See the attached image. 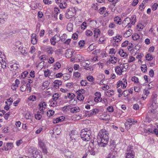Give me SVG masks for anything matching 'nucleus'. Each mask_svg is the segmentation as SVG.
Instances as JSON below:
<instances>
[{
    "label": "nucleus",
    "instance_id": "obj_1",
    "mask_svg": "<svg viewBox=\"0 0 158 158\" xmlns=\"http://www.w3.org/2000/svg\"><path fill=\"white\" fill-rule=\"evenodd\" d=\"M109 131L105 129L99 131L97 136L98 144L101 147H105L107 145L109 141Z\"/></svg>",
    "mask_w": 158,
    "mask_h": 158
},
{
    "label": "nucleus",
    "instance_id": "obj_2",
    "mask_svg": "<svg viewBox=\"0 0 158 158\" xmlns=\"http://www.w3.org/2000/svg\"><path fill=\"white\" fill-rule=\"evenodd\" d=\"M136 22V16L133 15L131 18L127 17L125 18L122 22V25L123 27H125L127 28H130L133 25L135 24Z\"/></svg>",
    "mask_w": 158,
    "mask_h": 158
},
{
    "label": "nucleus",
    "instance_id": "obj_3",
    "mask_svg": "<svg viewBox=\"0 0 158 158\" xmlns=\"http://www.w3.org/2000/svg\"><path fill=\"white\" fill-rule=\"evenodd\" d=\"M99 146H100L98 144V142L92 139L89 143V147L91 149H89L88 151L90 153V155H94L97 153Z\"/></svg>",
    "mask_w": 158,
    "mask_h": 158
},
{
    "label": "nucleus",
    "instance_id": "obj_4",
    "mask_svg": "<svg viewBox=\"0 0 158 158\" xmlns=\"http://www.w3.org/2000/svg\"><path fill=\"white\" fill-rule=\"evenodd\" d=\"M81 136L83 140L86 141H89L91 137L90 131H86L85 129L82 130Z\"/></svg>",
    "mask_w": 158,
    "mask_h": 158
},
{
    "label": "nucleus",
    "instance_id": "obj_5",
    "mask_svg": "<svg viewBox=\"0 0 158 158\" xmlns=\"http://www.w3.org/2000/svg\"><path fill=\"white\" fill-rule=\"evenodd\" d=\"M69 135L71 140L72 141H73V142H75V146H76V145L78 143L77 141L78 139L79 136L76 130H72L70 133Z\"/></svg>",
    "mask_w": 158,
    "mask_h": 158
},
{
    "label": "nucleus",
    "instance_id": "obj_6",
    "mask_svg": "<svg viewBox=\"0 0 158 158\" xmlns=\"http://www.w3.org/2000/svg\"><path fill=\"white\" fill-rule=\"evenodd\" d=\"M127 152L126 153V158H134L135 153L133 150V148L131 146H128L127 148Z\"/></svg>",
    "mask_w": 158,
    "mask_h": 158
},
{
    "label": "nucleus",
    "instance_id": "obj_7",
    "mask_svg": "<svg viewBox=\"0 0 158 158\" xmlns=\"http://www.w3.org/2000/svg\"><path fill=\"white\" fill-rule=\"evenodd\" d=\"M127 85V81L125 78H123L122 80H119L117 82L116 88H118L121 86L123 89L126 88Z\"/></svg>",
    "mask_w": 158,
    "mask_h": 158
},
{
    "label": "nucleus",
    "instance_id": "obj_8",
    "mask_svg": "<svg viewBox=\"0 0 158 158\" xmlns=\"http://www.w3.org/2000/svg\"><path fill=\"white\" fill-rule=\"evenodd\" d=\"M63 36L60 37L58 39H57V37H56V36H54L52 37L50 40V42L52 45H55L56 43L58 42L60 40L61 41H64V39H63Z\"/></svg>",
    "mask_w": 158,
    "mask_h": 158
},
{
    "label": "nucleus",
    "instance_id": "obj_9",
    "mask_svg": "<svg viewBox=\"0 0 158 158\" xmlns=\"http://www.w3.org/2000/svg\"><path fill=\"white\" fill-rule=\"evenodd\" d=\"M99 110L97 109H94L90 111H85V114L86 115L88 116L89 117H90L93 115H95L98 113Z\"/></svg>",
    "mask_w": 158,
    "mask_h": 158
},
{
    "label": "nucleus",
    "instance_id": "obj_10",
    "mask_svg": "<svg viewBox=\"0 0 158 158\" xmlns=\"http://www.w3.org/2000/svg\"><path fill=\"white\" fill-rule=\"evenodd\" d=\"M47 104L46 103L44 102H40L39 104V109L40 110V112L42 114H44V110L46 108L47 106Z\"/></svg>",
    "mask_w": 158,
    "mask_h": 158
},
{
    "label": "nucleus",
    "instance_id": "obj_11",
    "mask_svg": "<svg viewBox=\"0 0 158 158\" xmlns=\"http://www.w3.org/2000/svg\"><path fill=\"white\" fill-rule=\"evenodd\" d=\"M123 39L121 35H116L113 37V40L115 42L113 43V45L114 46H118V43L119 42Z\"/></svg>",
    "mask_w": 158,
    "mask_h": 158
},
{
    "label": "nucleus",
    "instance_id": "obj_12",
    "mask_svg": "<svg viewBox=\"0 0 158 158\" xmlns=\"http://www.w3.org/2000/svg\"><path fill=\"white\" fill-rule=\"evenodd\" d=\"M76 11L73 12L70 10V9H68L65 13V16L67 19H70L73 17L75 14Z\"/></svg>",
    "mask_w": 158,
    "mask_h": 158
},
{
    "label": "nucleus",
    "instance_id": "obj_13",
    "mask_svg": "<svg viewBox=\"0 0 158 158\" xmlns=\"http://www.w3.org/2000/svg\"><path fill=\"white\" fill-rule=\"evenodd\" d=\"M63 156L65 158H73V153L69 151H66L63 153Z\"/></svg>",
    "mask_w": 158,
    "mask_h": 158
},
{
    "label": "nucleus",
    "instance_id": "obj_14",
    "mask_svg": "<svg viewBox=\"0 0 158 158\" xmlns=\"http://www.w3.org/2000/svg\"><path fill=\"white\" fill-rule=\"evenodd\" d=\"M33 158H43L41 153L37 150H34L32 152Z\"/></svg>",
    "mask_w": 158,
    "mask_h": 158
},
{
    "label": "nucleus",
    "instance_id": "obj_15",
    "mask_svg": "<svg viewBox=\"0 0 158 158\" xmlns=\"http://www.w3.org/2000/svg\"><path fill=\"white\" fill-rule=\"evenodd\" d=\"M2 57L0 56V62L1 63V68L4 69L6 68V61L5 60H4V59L2 58Z\"/></svg>",
    "mask_w": 158,
    "mask_h": 158
},
{
    "label": "nucleus",
    "instance_id": "obj_16",
    "mask_svg": "<svg viewBox=\"0 0 158 158\" xmlns=\"http://www.w3.org/2000/svg\"><path fill=\"white\" fill-rule=\"evenodd\" d=\"M54 87L56 89H58L59 87L62 85V81L60 80H55L53 82Z\"/></svg>",
    "mask_w": 158,
    "mask_h": 158
},
{
    "label": "nucleus",
    "instance_id": "obj_17",
    "mask_svg": "<svg viewBox=\"0 0 158 158\" xmlns=\"http://www.w3.org/2000/svg\"><path fill=\"white\" fill-rule=\"evenodd\" d=\"M37 36L36 34H32L31 35V43L33 44H36L37 42Z\"/></svg>",
    "mask_w": 158,
    "mask_h": 158
},
{
    "label": "nucleus",
    "instance_id": "obj_18",
    "mask_svg": "<svg viewBox=\"0 0 158 158\" xmlns=\"http://www.w3.org/2000/svg\"><path fill=\"white\" fill-rule=\"evenodd\" d=\"M101 31L98 28H95L94 31V36L95 38H97L100 35Z\"/></svg>",
    "mask_w": 158,
    "mask_h": 158
},
{
    "label": "nucleus",
    "instance_id": "obj_19",
    "mask_svg": "<svg viewBox=\"0 0 158 158\" xmlns=\"http://www.w3.org/2000/svg\"><path fill=\"white\" fill-rule=\"evenodd\" d=\"M6 147L5 149V151H7L11 149L13 147V144L12 143H6Z\"/></svg>",
    "mask_w": 158,
    "mask_h": 158
},
{
    "label": "nucleus",
    "instance_id": "obj_20",
    "mask_svg": "<svg viewBox=\"0 0 158 158\" xmlns=\"http://www.w3.org/2000/svg\"><path fill=\"white\" fill-rule=\"evenodd\" d=\"M132 30L131 29H129L126 31L124 34L123 36L125 38H127L130 36L132 34Z\"/></svg>",
    "mask_w": 158,
    "mask_h": 158
},
{
    "label": "nucleus",
    "instance_id": "obj_21",
    "mask_svg": "<svg viewBox=\"0 0 158 158\" xmlns=\"http://www.w3.org/2000/svg\"><path fill=\"white\" fill-rule=\"evenodd\" d=\"M115 70L116 74L118 75H122V73L123 72L119 66H116Z\"/></svg>",
    "mask_w": 158,
    "mask_h": 158
},
{
    "label": "nucleus",
    "instance_id": "obj_22",
    "mask_svg": "<svg viewBox=\"0 0 158 158\" xmlns=\"http://www.w3.org/2000/svg\"><path fill=\"white\" fill-rule=\"evenodd\" d=\"M100 118L102 120L107 121L110 120V117L109 115L104 114L101 115Z\"/></svg>",
    "mask_w": 158,
    "mask_h": 158
},
{
    "label": "nucleus",
    "instance_id": "obj_23",
    "mask_svg": "<svg viewBox=\"0 0 158 158\" xmlns=\"http://www.w3.org/2000/svg\"><path fill=\"white\" fill-rule=\"evenodd\" d=\"M111 151L112 152H110V153L108 156L109 158H115V155L117 153L116 151L114 150V149L113 148V150H111Z\"/></svg>",
    "mask_w": 158,
    "mask_h": 158
},
{
    "label": "nucleus",
    "instance_id": "obj_24",
    "mask_svg": "<svg viewBox=\"0 0 158 158\" xmlns=\"http://www.w3.org/2000/svg\"><path fill=\"white\" fill-rule=\"evenodd\" d=\"M121 68V69L123 70V72L125 71L128 68V64L127 63H124L123 64L120 65L119 66Z\"/></svg>",
    "mask_w": 158,
    "mask_h": 158
},
{
    "label": "nucleus",
    "instance_id": "obj_25",
    "mask_svg": "<svg viewBox=\"0 0 158 158\" xmlns=\"http://www.w3.org/2000/svg\"><path fill=\"white\" fill-rule=\"evenodd\" d=\"M73 29V24L71 23H69L67 26V30L69 32L72 31Z\"/></svg>",
    "mask_w": 158,
    "mask_h": 158
},
{
    "label": "nucleus",
    "instance_id": "obj_26",
    "mask_svg": "<svg viewBox=\"0 0 158 158\" xmlns=\"http://www.w3.org/2000/svg\"><path fill=\"white\" fill-rule=\"evenodd\" d=\"M38 144L41 148L45 147V142L44 140H42L41 139H39Z\"/></svg>",
    "mask_w": 158,
    "mask_h": 158
},
{
    "label": "nucleus",
    "instance_id": "obj_27",
    "mask_svg": "<svg viewBox=\"0 0 158 158\" xmlns=\"http://www.w3.org/2000/svg\"><path fill=\"white\" fill-rule=\"evenodd\" d=\"M68 6V4L65 2H61L59 5V7L61 9H63L66 8Z\"/></svg>",
    "mask_w": 158,
    "mask_h": 158
},
{
    "label": "nucleus",
    "instance_id": "obj_28",
    "mask_svg": "<svg viewBox=\"0 0 158 158\" xmlns=\"http://www.w3.org/2000/svg\"><path fill=\"white\" fill-rule=\"evenodd\" d=\"M118 53L120 56L123 57L125 58L128 56L127 53L124 52L123 50H121L119 51Z\"/></svg>",
    "mask_w": 158,
    "mask_h": 158
},
{
    "label": "nucleus",
    "instance_id": "obj_29",
    "mask_svg": "<svg viewBox=\"0 0 158 158\" xmlns=\"http://www.w3.org/2000/svg\"><path fill=\"white\" fill-rule=\"evenodd\" d=\"M114 22L117 24H120L121 23V19L120 17L118 16L115 17L114 18Z\"/></svg>",
    "mask_w": 158,
    "mask_h": 158
},
{
    "label": "nucleus",
    "instance_id": "obj_30",
    "mask_svg": "<svg viewBox=\"0 0 158 158\" xmlns=\"http://www.w3.org/2000/svg\"><path fill=\"white\" fill-rule=\"evenodd\" d=\"M80 110V108L78 107H75L71 109V112L73 113L79 112Z\"/></svg>",
    "mask_w": 158,
    "mask_h": 158
},
{
    "label": "nucleus",
    "instance_id": "obj_31",
    "mask_svg": "<svg viewBox=\"0 0 158 158\" xmlns=\"http://www.w3.org/2000/svg\"><path fill=\"white\" fill-rule=\"evenodd\" d=\"M19 64L17 63H14L13 65H11L10 66L11 69H13L14 70L17 71L19 69V66H18Z\"/></svg>",
    "mask_w": 158,
    "mask_h": 158
},
{
    "label": "nucleus",
    "instance_id": "obj_32",
    "mask_svg": "<svg viewBox=\"0 0 158 158\" xmlns=\"http://www.w3.org/2000/svg\"><path fill=\"white\" fill-rule=\"evenodd\" d=\"M49 84L50 83L48 81L44 82L42 85V88H44V89L47 88Z\"/></svg>",
    "mask_w": 158,
    "mask_h": 158
},
{
    "label": "nucleus",
    "instance_id": "obj_33",
    "mask_svg": "<svg viewBox=\"0 0 158 158\" xmlns=\"http://www.w3.org/2000/svg\"><path fill=\"white\" fill-rule=\"evenodd\" d=\"M46 52L48 54H52L54 52L53 48L51 47H48L47 48Z\"/></svg>",
    "mask_w": 158,
    "mask_h": 158
},
{
    "label": "nucleus",
    "instance_id": "obj_34",
    "mask_svg": "<svg viewBox=\"0 0 158 158\" xmlns=\"http://www.w3.org/2000/svg\"><path fill=\"white\" fill-rule=\"evenodd\" d=\"M19 49L20 50L21 54L23 55H25L27 53V52L26 51V49L24 47L19 48Z\"/></svg>",
    "mask_w": 158,
    "mask_h": 158
},
{
    "label": "nucleus",
    "instance_id": "obj_35",
    "mask_svg": "<svg viewBox=\"0 0 158 158\" xmlns=\"http://www.w3.org/2000/svg\"><path fill=\"white\" fill-rule=\"evenodd\" d=\"M132 81H134L135 83L138 84V85H140V83L139 82V79L138 77L134 76L132 77L131 79Z\"/></svg>",
    "mask_w": 158,
    "mask_h": 158
},
{
    "label": "nucleus",
    "instance_id": "obj_36",
    "mask_svg": "<svg viewBox=\"0 0 158 158\" xmlns=\"http://www.w3.org/2000/svg\"><path fill=\"white\" fill-rule=\"evenodd\" d=\"M61 67V65L59 62H56L54 65V70H58Z\"/></svg>",
    "mask_w": 158,
    "mask_h": 158
},
{
    "label": "nucleus",
    "instance_id": "obj_37",
    "mask_svg": "<svg viewBox=\"0 0 158 158\" xmlns=\"http://www.w3.org/2000/svg\"><path fill=\"white\" fill-rule=\"evenodd\" d=\"M145 58L146 60L148 61H151L153 59V57L150 53L147 54L145 56Z\"/></svg>",
    "mask_w": 158,
    "mask_h": 158
},
{
    "label": "nucleus",
    "instance_id": "obj_38",
    "mask_svg": "<svg viewBox=\"0 0 158 158\" xmlns=\"http://www.w3.org/2000/svg\"><path fill=\"white\" fill-rule=\"evenodd\" d=\"M60 96L58 93H55L52 96L53 99L54 101H56L58 100Z\"/></svg>",
    "mask_w": 158,
    "mask_h": 158
},
{
    "label": "nucleus",
    "instance_id": "obj_39",
    "mask_svg": "<svg viewBox=\"0 0 158 158\" xmlns=\"http://www.w3.org/2000/svg\"><path fill=\"white\" fill-rule=\"evenodd\" d=\"M77 94V98L78 100L81 101L84 100V97L82 94H80V93H78V94Z\"/></svg>",
    "mask_w": 158,
    "mask_h": 158
},
{
    "label": "nucleus",
    "instance_id": "obj_40",
    "mask_svg": "<svg viewBox=\"0 0 158 158\" xmlns=\"http://www.w3.org/2000/svg\"><path fill=\"white\" fill-rule=\"evenodd\" d=\"M132 37L133 40H136L139 38L140 36L138 34H135L132 35Z\"/></svg>",
    "mask_w": 158,
    "mask_h": 158
},
{
    "label": "nucleus",
    "instance_id": "obj_41",
    "mask_svg": "<svg viewBox=\"0 0 158 158\" xmlns=\"http://www.w3.org/2000/svg\"><path fill=\"white\" fill-rule=\"evenodd\" d=\"M106 8L105 7H103L100 8L98 11V12L100 14L102 15L106 12Z\"/></svg>",
    "mask_w": 158,
    "mask_h": 158
},
{
    "label": "nucleus",
    "instance_id": "obj_42",
    "mask_svg": "<svg viewBox=\"0 0 158 158\" xmlns=\"http://www.w3.org/2000/svg\"><path fill=\"white\" fill-rule=\"evenodd\" d=\"M54 113V111L52 110H49L47 112V115L48 117H50L53 115Z\"/></svg>",
    "mask_w": 158,
    "mask_h": 158
},
{
    "label": "nucleus",
    "instance_id": "obj_43",
    "mask_svg": "<svg viewBox=\"0 0 158 158\" xmlns=\"http://www.w3.org/2000/svg\"><path fill=\"white\" fill-rule=\"evenodd\" d=\"M141 69L142 71L144 73H145L147 71V66L145 64L142 65L141 66Z\"/></svg>",
    "mask_w": 158,
    "mask_h": 158
},
{
    "label": "nucleus",
    "instance_id": "obj_44",
    "mask_svg": "<svg viewBox=\"0 0 158 158\" xmlns=\"http://www.w3.org/2000/svg\"><path fill=\"white\" fill-rule=\"evenodd\" d=\"M87 62L88 61L87 60H85V61H82L81 62V65L83 67H87L88 66L89 64L88 63H87Z\"/></svg>",
    "mask_w": 158,
    "mask_h": 158
},
{
    "label": "nucleus",
    "instance_id": "obj_45",
    "mask_svg": "<svg viewBox=\"0 0 158 158\" xmlns=\"http://www.w3.org/2000/svg\"><path fill=\"white\" fill-rule=\"evenodd\" d=\"M136 27L138 30L139 31H140L144 27V26L141 23H139L137 25Z\"/></svg>",
    "mask_w": 158,
    "mask_h": 158
},
{
    "label": "nucleus",
    "instance_id": "obj_46",
    "mask_svg": "<svg viewBox=\"0 0 158 158\" xmlns=\"http://www.w3.org/2000/svg\"><path fill=\"white\" fill-rule=\"evenodd\" d=\"M15 84L14 85V89H15L18 86V85L19 84V80L17 79L15 80Z\"/></svg>",
    "mask_w": 158,
    "mask_h": 158
},
{
    "label": "nucleus",
    "instance_id": "obj_47",
    "mask_svg": "<svg viewBox=\"0 0 158 158\" xmlns=\"http://www.w3.org/2000/svg\"><path fill=\"white\" fill-rule=\"evenodd\" d=\"M114 91L113 90H108L107 92L106 95L109 97L112 96L114 95Z\"/></svg>",
    "mask_w": 158,
    "mask_h": 158
},
{
    "label": "nucleus",
    "instance_id": "obj_48",
    "mask_svg": "<svg viewBox=\"0 0 158 158\" xmlns=\"http://www.w3.org/2000/svg\"><path fill=\"white\" fill-rule=\"evenodd\" d=\"M1 17L2 18H4V19L7 20L8 18V15L5 12H2L1 14Z\"/></svg>",
    "mask_w": 158,
    "mask_h": 158
},
{
    "label": "nucleus",
    "instance_id": "obj_49",
    "mask_svg": "<svg viewBox=\"0 0 158 158\" xmlns=\"http://www.w3.org/2000/svg\"><path fill=\"white\" fill-rule=\"evenodd\" d=\"M127 122L128 123H129L131 124L129 126H131L132 125V124H134L135 123H137V121H135V120H133V119H130V118L128 119L127 120Z\"/></svg>",
    "mask_w": 158,
    "mask_h": 158
},
{
    "label": "nucleus",
    "instance_id": "obj_50",
    "mask_svg": "<svg viewBox=\"0 0 158 158\" xmlns=\"http://www.w3.org/2000/svg\"><path fill=\"white\" fill-rule=\"evenodd\" d=\"M75 97V95L73 93H69L68 94L67 97L69 98L73 99Z\"/></svg>",
    "mask_w": 158,
    "mask_h": 158
},
{
    "label": "nucleus",
    "instance_id": "obj_51",
    "mask_svg": "<svg viewBox=\"0 0 158 158\" xmlns=\"http://www.w3.org/2000/svg\"><path fill=\"white\" fill-rule=\"evenodd\" d=\"M81 74L78 72H74L73 76L76 78H78L81 77Z\"/></svg>",
    "mask_w": 158,
    "mask_h": 158
},
{
    "label": "nucleus",
    "instance_id": "obj_52",
    "mask_svg": "<svg viewBox=\"0 0 158 158\" xmlns=\"http://www.w3.org/2000/svg\"><path fill=\"white\" fill-rule=\"evenodd\" d=\"M35 119L38 120H40L42 118V115L41 114L37 113L35 115Z\"/></svg>",
    "mask_w": 158,
    "mask_h": 158
},
{
    "label": "nucleus",
    "instance_id": "obj_53",
    "mask_svg": "<svg viewBox=\"0 0 158 158\" xmlns=\"http://www.w3.org/2000/svg\"><path fill=\"white\" fill-rule=\"evenodd\" d=\"M36 97L35 95H31L28 98V99L31 101H34L36 100Z\"/></svg>",
    "mask_w": 158,
    "mask_h": 158
},
{
    "label": "nucleus",
    "instance_id": "obj_54",
    "mask_svg": "<svg viewBox=\"0 0 158 158\" xmlns=\"http://www.w3.org/2000/svg\"><path fill=\"white\" fill-rule=\"evenodd\" d=\"M50 73V71L49 70L47 69V70H45L44 71V75L45 77H49V74Z\"/></svg>",
    "mask_w": 158,
    "mask_h": 158
},
{
    "label": "nucleus",
    "instance_id": "obj_55",
    "mask_svg": "<svg viewBox=\"0 0 158 158\" xmlns=\"http://www.w3.org/2000/svg\"><path fill=\"white\" fill-rule=\"evenodd\" d=\"M111 149H112V150H113V148L114 149V150H115V143H114V141H113L112 142H110V145Z\"/></svg>",
    "mask_w": 158,
    "mask_h": 158
},
{
    "label": "nucleus",
    "instance_id": "obj_56",
    "mask_svg": "<svg viewBox=\"0 0 158 158\" xmlns=\"http://www.w3.org/2000/svg\"><path fill=\"white\" fill-rule=\"evenodd\" d=\"M20 89L21 91H25L27 89V86L26 85H23L20 87Z\"/></svg>",
    "mask_w": 158,
    "mask_h": 158
},
{
    "label": "nucleus",
    "instance_id": "obj_57",
    "mask_svg": "<svg viewBox=\"0 0 158 158\" xmlns=\"http://www.w3.org/2000/svg\"><path fill=\"white\" fill-rule=\"evenodd\" d=\"M105 41V39L103 37H101L98 41V43L99 44H103Z\"/></svg>",
    "mask_w": 158,
    "mask_h": 158
},
{
    "label": "nucleus",
    "instance_id": "obj_58",
    "mask_svg": "<svg viewBox=\"0 0 158 158\" xmlns=\"http://www.w3.org/2000/svg\"><path fill=\"white\" fill-rule=\"evenodd\" d=\"M64 117L63 116L60 117L59 118H57L56 119V123H59L60 122H61L64 120Z\"/></svg>",
    "mask_w": 158,
    "mask_h": 158
},
{
    "label": "nucleus",
    "instance_id": "obj_59",
    "mask_svg": "<svg viewBox=\"0 0 158 158\" xmlns=\"http://www.w3.org/2000/svg\"><path fill=\"white\" fill-rule=\"evenodd\" d=\"M85 44V41L83 40H80L78 42V45L80 47H83Z\"/></svg>",
    "mask_w": 158,
    "mask_h": 158
},
{
    "label": "nucleus",
    "instance_id": "obj_60",
    "mask_svg": "<svg viewBox=\"0 0 158 158\" xmlns=\"http://www.w3.org/2000/svg\"><path fill=\"white\" fill-rule=\"evenodd\" d=\"M28 73L27 72L25 71L23 72L21 75V77L22 78H24L26 77L27 75L28 74Z\"/></svg>",
    "mask_w": 158,
    "mask_h": 158
},
{
    "label": "nucleus",
    "instance_id": "obj_61",
    "mask_svg": "<svg viewBox=\"0 0 158 158\" xmlns=\"http://www.w3.org/2000/svg\"><path fill=\"white\" fill-rule=\"evenodd\" d=\"M87 36H91L93 35L92 32L90 30H87L85 32Z\"/></svg>",
    "mask_w": 158,
    "mask_h": 158
},
{
    "label": "nucleus",
    "instance_id": "obj_62",
    "mask_svg": "<svg viewBox=\"0 0 158 158\" xmlns=\"http://www.w3.org/2000/svg\"><path fill=\"white\" fill-rule=\"evenodd\" d=\"M87 79L90 82H92L94 80V78L92 76H89L87 77Z\"/></svg>",
    "mask_w": 158,
    "mask_h": 158
},
{
    "label": "nucleus",
    "instance_id": "obj_63",
    "mask_svg": "<svg viewBox=\"0 0 158 158\" xmlns=\"http://www.w3.org/2000/svg\"><path fill=\"white\" fill-rule=\"evenodd\" d=\"M73 83L72 82L70 83H68L66 85V86L68 88L71 89L73 86Z\"/></svg>",
    "mask_w": 158,
    "mask_h": 158
},
{
    "label": "nucleus",
    "instance_id": "obj_64",
    "mask_svg": "<svg viewBox=\"0 0 158 158\" xmlns=\"http://www.w3.org/2000/svg\"><path fill=\"white\" fill-rule=\"evenodd\" d=\"M158 6V4L157 3H155L152 7V9L153 10L155 11V10L157 8V6Z\"/></svg>",
    "mask_w": 158,
    "mask_h": 158
}]
</instances>
